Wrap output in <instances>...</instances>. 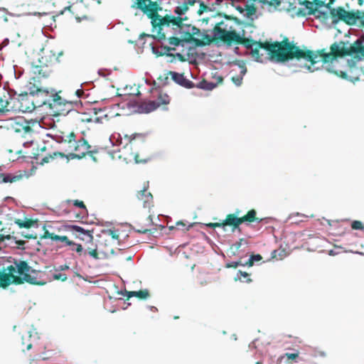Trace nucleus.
<instances>
[{"label": "nucleus", "instance_id": "79ce46f5", "mask_svg": "<svg viewBox=\"0 0 364 364\" xmlns=\"http://www.w3.org/2000/svg\"><path fill=\"white\" fill-rule=\"evenodd\" d=\"M80 121L82 122H95L93 115L89 117L87 114H83L82 117L80 118Z\"/></svg>", "mask_w": 364, "mask_h": 364}, {"label": "nucleus", "instance_id": "72a5a7b5", "mask_svg": "<svg viewBox=\"0 0 364 364\" xmlns=\"http://www.w3.org/2000/svg\"><path fill=\"white\" fill-rule=\"evenodd\" d=\"M299 353L298 352L294 353H286L280 357V359L287 358V362H289L290 360H295L296 358H299Z\"/></svg>", "mask_w": 364, "mask_h": 364}, {"label": "nucleus", "instance_id": "7ed1b4c3", "mask_svg": "<svg viewBox=\"0 0 364 364\" xmlns=\"http://www.w3.org/2000/svg\"><path fill=\"white\" fill-rule=\"evenodd\" d=\"M132 7L141 10L151 19L153 32L156 33L155 35H151V37L159 41L166 40L168 36L181 35L185 26L184 22L188 20L186 16H175L171 14H166L164 16L159 15V11L162 10L161 6H159L156 1L151 0H136ZM141 36H151L144 33Z\"/></svg>", "mask_w": 364, "mask_h": 364}, {"label": "nucleus", "instance_id": "412c9836", "mask_svg": "<svg viewBox=\"0 0 364 364\" xmlns=\"http://www.w3.org/2000/svg\"><path fill=\"white\" fill-rule=\"evenodd\" d=\"M197 0H185L184 2L178 6H176L173 11L176 16L183 17V16L188 10L189 6L195 5Z\"/></svg>", "mask_w": 364, "mask_h": 364}, {"label": "nucleus", "instance_id": "ddd939ff", "mask_svg": "<svg viewBox=\"0 0 364 364\" xmlns=\"http://www.w3.org/2000/svg\"><path fill=\"white\" fill-rule=\"evenodd\" d=\"M84 247L85 249L84 254L85 255L86 252H87V254L95 259H100L101 258L100 255H102L104 257H107L114 253V250L112 247H109L105 250L98 249L97 245L94 243V240H92V242H87V245H84Z\"/></svg>", "mask_w": 364, "mask_h": 364}, {"label": "nucleus", "instance_id": "a878e982", "mask_svg": "<svg viewBox=\"0 0 364 364\" xmlns=\"http://www.w3.org/2000/svg\"><path fill=\"white\" fill-rule=\"evenodd\" d=\"M235 281H240L242 282L250 283L252 282V279L250 277V274L246 272H242L239 270L235 277Z\"/></svg>", "mask_w": 364, "mask_h": 364}, {"label": "nucleus", "instance_id": "4468645a", "mask_svg": "<svg viewBox=\"0 0 364 364\" xmlns=\"http://www.w3.org/2000/svg\"><path fill=\"white\" fill-rule=\"evenodd\" d=\"M66 228L70 231L76 238L83 241L85 245H87V242H92L94 240L93 231L85 230L78 225H68Z\"/></svg>", "mask_w": 364, "mask_h": 364}, {"label": "nucleus", "instance_id": "0eeeda50", "mask_svg": "<svg viewBox=\"0 0 364 364\" xmlns=\"http://www.w3.org/2000/svg\"><path fill=\"white\" fill-rule=\"evenodd\" d=\"M61 139L68 144V147L71 150L72 158L82 159L86 154L92 153L90 150L91 146L88 142L82 137L76 139V135L73 132L63 135Z\"/></svg>", "mask_w": 364, "mask_h": 364}, {"label": "nucleus", "instance_id": "6ab92c4d", "mask_svg": "<svg viewBox=\"0 0 364 364\" xmlns=\"http://www.w3.org/2000/svg\"><path fill=\"white\" fill-rule=\"evenodd\" d=\"M199 33L200 29L198 28L185 23V26L181 33V37L186 41H189L193 36L198 35Z\"/></svg>", "mask_w": 364, "mask_h": 364}, {"label": "nucleus", "instance_id": "37998d69", "mask_svg": "<svg viewBox=\"0 0 364 364\" xmlns=\"http://www.w3.org/2000/svg\"><path fill=\"white\" fill-rule=\"evenodd\" d=\"M53 278L56 280H60L62 282H65L67 279L66 275L62 273L54 274Z\"/></svg>", "mask_w": 364, "mask_h": 364}, {"label": "nucleus", "instance_id": "2eb2a0df", "mask_svg": "<svg viewBox=\"0 0 364 364\" xmlns=\"http://www.w3.org/2000/svg\"><path fill=\"white\" fill-rule=\"evenodd\" d=\"M12 128L16 132H22L24 137H31L33 133V129L30 126L29 122L23 117L16 119L12 124Z\"/></svg>", "mask_w": 364, "mask_h": 364}, {"label": "nucleus", "instance_id": "864d4df0", "mask_svg": "<svg viewBox=\"0 0 364 364\" xmlns=\"http://www.w3.org/2000/svg\"><path fill=\"white\" fill-rule=\"evenodd\" d=\"M357 1H358V4H359V6L363 5V3H364L363 0H357Z\"/></svg>", "mask_w": 364, "mask_h": 364}, {"label": "nucleus", "instance_id": "c9c22d12", "mask_svg": "<svg viewBox=\"0 0 364 364\" xmlns=\"http://www.w3.org/2000/svg\"><path fill=\"white\" fill-rule=\"evenodd\" d=\"M351 228L353 230H364V225L360 220H354L351 223Z\"/></svg>", "mask_w": 364, "mask_h": 364}, {"label": "nucleus", "instance_id": "774afa93", "mask_svg": "<svg viewBox=\"0 0 364 364\" xmlns=\"http://www.w3.org/2000/svg\"><path fill=\"white\" fill-rule=\"evenodd\" d=\"M24 242H18V244H23Z\"/></svg>", "mask_w": 364, "mask_h": 364}, {"label": "nucleus", "instance_id": "e433bc0d", "mask_svg": "<svg viewBox=\"0 0 364 364\" xmlns=\"http://www.w3.org/2000/svg\"><path fill=\"white\" fill-rule=\"evenodd\" d=\"M197 2L200 4L199 9L197 11L198 14L201 15L204 11H210V9L208 6H206L203 1L197 0Z\"/></svg>", "mask_w": 364, "mask_h": 364}, {"label": "nucleus", "instance_id": "2f4dec72", "mask_svg": "<svg viewBox=\"0 0 364 364\" xmlns=\"http://www.w3.org/2000/svg\"><path fill=\"white\" fill-rule=\"evenodd\" d=\"M334 0H314L315 6L318 8L321 6H326L330 8L331 5L333 4Z\"/></svg>", "mask_w": 364, "mask_h": 364}, {"label": "nucleus", "instance_id": "4be33fe9", "mask_svg": "<svg viewBox=\"0 0 364 364\" xmlns=\"http://www.w3.org/2000/svg\"><path fill=\"white\" fill-rule=\"evenodd\" d=\"M124 295L127 296V299H129L131 297L135 296L139 299L144 300L149 297L150 294L148 289H140L139 291H125Z\"/></svg>", "mask_w": 364, "mask_h": 364}, {"label": "nucleus", "instance_id": "8fccbe9b", "mask_svg": "<svg viewBox=\"0 0 364 364\" xmlns=\"http://www.w3.org/2000/svg\"><path fill=\"white\" fill-rule=\"evenodd\" d=\"M5 239L9 240L10 235L4 236V235L0 234V242H3L5 240Z\"/></svg>", "mask_w": 364, "mask_h": 364}, {"label": "nucleus", "instance_id": "680f3d73", "mask_svg": "<svg viewBox=\"0 0 364 364\" xmlns=\"http://www.w3.org/2000/svg\"><path fill=\"white\" fill-rule=\"evenodd\" d=\"M25 237H26V238H28V239L33 238L32 235L25 236Z\"/></svg>", "mask_w": 364, "mask_h": 364}, {"label": "nucleus", "instance_id": "f03ea898", "mask_svg": "<svg viewBox=\"0 0 364 364\" xmlns=\"http://www.w3.org/2000/svg\"><path fill=\"white\" fill-rule=\"evenodd\" d=\"M363 43L364 37L361 36L349 46H346L345 42L340 41L331 46L330 52H326L324 48L314 51L306 48L301 49L299 46L290 42L288 38L285 37L279 42V45H278L275 60L287 62L293 59L298 60L304 59L311 63V65L305 64L304 67L309 71L314 72L315 69L312 68V66L319 62L332 63L338 58L345 56H354L358 60L364 59Z\"/></svg>", "mask_w": 364, "mask_h": 364}, {"label": "nucleus", "instance_id": "6e6552de", "mask_svg": "<svg viewBox=\"0 0 364 364\" xmlns=\"http://www.w3.org/2000/svg\"><path fill=\"white\" fill-rule=\"evenodd\" d=\"M241 210H235L234 213L228 214L224 220L225 226H230L232 230L239 229L240 225L243 223L262 222V219L257 217V212L255 209L250 210L247 214L240 217Z\"/></svg>", "mask_w": 364, "mask_h": 364}, {"label": "nucleus", "instance_id": "58836bf2", "mask_svg": "<svg viewBox=\"0 0 364 364\" xmlns=\"http://www.w3.org/2000/svg\"><path fill=\"white\" fill-rule=\"evenodd\" d=\"M106 232L112 237L114 240H119V232L117 230L115 229H109L106 231Z\"/></svg>", "mask_w": 364, "mask_h": 364}, {"label": "nucleus", "instance_id": "6e6d98bb", "mask_svg": "<svg viewBox=\"0 0 364 364\" xmlns=\"http://www.w3.org/2000/svg\"><path fill=\"white\" fill-rule=\"evenodd\" d=\"M40 149L41 151H45L46 150V146L43 145Z\"/></svg>", "mask_w": 364, "mask_h": 364}, {"label": "nucleus", "instance_id": "a19ab883", "mask_svg": "<svg viewBox=\"0 0 364 364\" xmlns=\"http://www.w3.org/2000/svg\"><path fill=\"white\" fill-rule=\"evenodd\" d=\"M209 228H224L225 226L224 220L221 223H210L206 225Z\"/></svg>", "mask_w": 364, "mask_h": 364}, {"label": "nucleus", "instance_id": "5701e85b", "mask_svg": "<svg viewBox=\"0 0 364 364\" xmlns=\"http://www.w3.org/2000/svg\"><path fill=\"white\" fill-rule=\"evenodd\" d=\"M23 176L21 174L0 173V183H15L21 180Z\"/></svg>", "mask_w": 364, "mask_h": 364}, {"label": "nucleus", "instance_id": "de8ad7c7", "mask_svg": "<svg viewBox=\"0 0 364 364\" xmlns=\"http://www.w3.org/2000/svg\"><path fill=\"white\" fill-rule=\"evenodd\" d=\"M336 75L346 79L347 78V74L345 72L343 71H333Z\"/></svg>", "mask_w": 364, "mask_h": 364}, {"label": "nucleus", "instance_id": "a18cd8bd", "mask_svg": "<svg viewBox=\"0 0 364 364\" xmlns=\"http://www.w3.org/2000/svg\"><path fill=\"white\" fill-rule=\"evenodd\" d=\"M137 138H139V139L143 141L144 139V136L143 134H135L133 136V137L130 139V143L131 144H134L136 142V140Z\"/></svg>", "mask_w": 364, "mask_h": 364}, {"label": "nucleus", "instance_id": "4c0bfd02", "mask_svg": "<svg viewBox=\"0 0 364 364\" xmlns=\"http://www.w3.org/2000/svg\"><path fill=\"white\" fill-rule=\"evenodd\" d=\"M259 53L260 55H262V58H261L262 59V62L261 63H263L264 58H267V59H269L270 60H274V61L278 62L275 59H272L270 58V55L269 54V52L265 50H264V49H260L259 51ZM279 62L281 63L280 61H279Z\"/></svg>", "mask_w": 364, "mask_h": 364}, {"label": "nucleus", "instance_id": "1a4fd4ad", "mask_svg": "<svg viewBox=\"0 0 364 364\" xmlns=\"http://www.w3.org/2000/svg\"><path fill=\"white\" fill-rule=\"evenodd\" d=\"M330 14L333 22L342 21L348 25L355 24L358 20H360L361 24L364 26V11L357 10L356 11H347L343 7L330 9Z\"/></svg>", "mask_w": 364, "mask_h": 364}, {"label": "nucleus", "instance_id": "9b49d317", "mask_svg": "<svg viewBox=\"0 0 364 364\" xmlns=\"http://www.w3.org/2000/svg\"><path fill=\"white\" fill-rule=\"evenodd\" d=\"M178 35H171L166 37V40H168V46L167 45H161V52L160 55H166L167 56H174V55L170 53V51L176 50V47L178 46L181 44L183 41H185L183 38L180 36L178 37ZM175 56L180 60L181 61H185L184 56L178 53L175 55Z\"/></svg>", "mask_w": 364, "mask_h": 364}, {"label": "nucleus", "instance_id": "3c124183", "mask_svg": "<svg viewBox=\"0 0 364 364\" xmlns=\"http://www.w3.org/2000/svg\"><path fill=\"white\" fill-rule=\"evenodd\" d=\"M236 10H237L240 13H243L245 11V8H242L240 6H237L235 7Z\"/></svg>", "mask_w": 364, "mask_h": 364}, {"label": "nucleus", "instance_id": "b1692460", "mask_svg": "<svg viewBox=\"0 0 364 364\" xmlns=\"http://www.w3.org/2000/svg\"><path fill=\"white\" fill-rule=\"evenodd\" d=\"M301 1V6H304V8H301V9L306 12V15L315 14L316 11H318L317 7L315 6L314 0H302Z\"/></svg>", "mask_w": 364, "mask_h": 364}, {"label": "nucleus", "instance_id": "f704fd0d", "mask_svg": "<svg viewBox=\"0 0 364 364\" xmlns=\"http://www.w3.org/2000/svg\"><path fill=\"white\" fill-rule=\"evenodd\" d=\"M73 205L75 206L79 207L81 209H82V211L81 212V213L82 215H86L87 214V210L86 206L84 204L83 201L78 200H73Z\"/></svg>", "mask_w": 364, "mask_h": 364}, {"label": "nucleus", "instance_id": "5fc2aeb1", "mask_svg": "<svg viewBox=\"0 0 364 364\" xmlns=\"http://www.w3.org/2000/svg\"><path fill=\"white\" fill-rule=\"evenodd\" d=\"M209 21V18H203L202 21L205 22V23H208Z\"/></svg>", "mask_w": 364, "mask_h": 364}, {"label": "nucleus", "instance_id": "cd10ccee", "mask_svg": "<svg viewBox=\"0 0 364 364\" xmlns=\"http://www.w3.org/2000/svg\"><path fill=\"white\" fill-rule=\"evenodd\" d=\"M36 221L33 220L32 219H26L25 220L17 219L15 221V223L18 225V226L21 228H30L34 225Z\"/></svg>", "mask_w": 364, "mask_h": 364}, {"label": "nucleus", "instance_id": "7c9ffc66", "mask_svg": "<svg viewBox=\"0 0 364 364\" xmlns=\"http://www.w3.org/2000/svg\"><path fill=\"white\" fill-rule=\"evenodd\" d=\"M247 71V69L245 67L242 66L241 70V75H237L232 77L231 80L232 81L237 85L240 86L241 85L242 82V76L245 74Z\"/></svg>", "mask_w": 364, "mask_h": 364}, {"label": "nucleus", "instance_id": "f3484780", "mask_svg": "<svg viewBox=\"0 0 364 364\" xmlns=\"http://www.w3.org/2000/svg\"><path fill=\"white\" fill-rule=\"evenodd\" d=\"M154 225L151 215L144 218L141 221L135 223V231L141 234H145L151 231L149 228Z\"/></svg>", "mask_w": 364, "mask_h": 364}, {"label": "nucleus", "instance_id": "dca6fc26", "mask_svg": "<svg viewBox=\"0 0 364 364\" xmlns=\"http://www.w3.org/2000/svg\"><path fill=\"white\" fill-rule=\"evenodd\" d=\"M149 182H147L142 190L138 191L137 198L143 203L144 208H150L154 205V199L152 194L148 191Z\"/></svg>", "mask_w": 364, "mask_h": 364}, {"label": "nucleus", "instance_id": "bb28decb", "mask_svg": "<svg viewBox=\"0 0 364 364\" xmlns=\"http://www.w3.org/2000/svg\"><path fill=\"white\" fill-rule=\"evenodd\" d=\"M31 337V333L30 331H27L22 335L21 344L22 346H26V350H30L32 348V343L30 341Z\"/></svg>", "mask_w": 364, "mask_h": 364}, {"label": "nucleus", "instance_id": "13d9d810", "mask_svg": "<svg viewBox=\"0 0 364 364\" xmlns=\"http://www.w3.org/2000/svg\"><path fill=\"white\" fill-rule=\"evenodd\" d=\"M68 268H69L68 266L65 265V267H63V268H62V269H68Z\"/></svg>", "mask_w": 364, "mask_h": 364}, {"label": "nucleus", "instance_id": "a211bd4d", "mask_svg": "<svg viewBox=\"0 0 364 364\" xmlns=\"http://www.w3.org/2000/svg\"><path fill=\"white\" fill-rule=\"evenodd\" d=\"M44 233L41 237V239H51L54 241H61L65 243L66 246H72L73 245H75V242H74L72 240H70L67 236H60L58 235H55L53 232H50L48 230H46V227L44 226Z\"/></svg>", "mask_w": 364, "mask_h": 364}, {"label": "nucleus", "instance_id": "052dcab7", "mask_svg": "<svg viewBox=\"0 0 364 364\" xmlns=\"http://www.w3.org/2000/svg\"><path fill=\"white\" fill-rule=\"evenodd\" d=\"M71 8H72V6H70L66 7L65 9L70 11Z\"/></svg>", "mask_w": 364, "mask_h": 364}, {"label": "nucleus", "instance_id": "e2e57ef3", "mask_svg": "<svg viewBox=\"0 0 364 364\" xmlns=\"http://www.w3.org/2000/svg\"><path fill=\"white\" fill-rule=\"evenodd\" d=\"M255 364H262V361H257L255 363Z\"/></svg>", "mask_w": 364, "mask_h": 364}, {"label": "nucleus", "instance_id": "603ef678", "mask_svg": "<svg viewBox=\"0 0 364 364\" xmlns=\"http://www.w3.org/2000/svg\"><path fill=\"white\" fill-rule=\"evenodd\" d=\"M176 225H177V226L181 225V226H183V227H184L186 225H185L183 222L179 221V222H177V223H176Z\"/></svg>", "mask_w": 364, "mask_h": 364}, {"label": "nucleus", "instance_id": "c756f323", "mask_svg": "<svg viewBox=\"0 0 364 364\" xmlns=\"http://www.w3.org/2000/svg\"><path fill=\"white\" fill-rule=\"evenodd\" d=\"M262 259V257L260 255H252L250 259L244 263L243 266L252 267L254 265L255 262H259Z\"/></svg>", "mask_w": 364, "mask_h": 364}, {"label": "nucleus", "instance_id": "69168bd1", "mask_svg": "<svg viewBox=\"0 0 364 364\" xmlns=\"http://www.w3.org/2000/svg\"><path fill=\"white\" fill-rule=\"evenodd\" d=\"M4 21H8V19H7V17H6V16H4Z\"/></svg>", "mask_w": 364, "mask_h": 364}, {"label": "nucleus", "instance_id": "49530a36", "mask_svg": "<svg viewBox=\"0 0 364 364\" xmlns=\"http://www.w3.org/2000/svg\"><path fill=\"white\" fill-rule=\"evenodd\" d=\"M74 245L76 246V248H75L76 252L78 253L79 255H82V254L84 253L82 245L80 244H76V243Z\"/></svg>", "mask_w": 364, "mask_h": 364}, {"label": "nucleus", "instance_id": "39448f33", "mask_svg": "<svg viewBox=\"0 0 364 364\" xmlns=\"http://www.w3.org/2000/svg\"><path fill=\"white\" fill-rule=\"evenodd\" d=\"M16 265H9L5 271L0 272V287L6 288L11 284H22L25 282L31 284L42 285L43 282H39L37 277L32 274H36L35 270L26 261L16 262Z\"/></svg>", "mask_w": 364, "mask_h": 364}, {"label": "nucleus", "instance_id": "393cba45", "mask_svg": "<svg viewBox=\"0 0 364 364\" xmlns=\"http://www.w3.org/2000/svg\"><path fill=\"white\" fill-rule=\"evenodd\" d=\"M105 109H99L97 111L94 109V120L96 122L102 123L104 119L107 120V114Z\"/></svg>", "mask_w": 364, "mask_h": 364}, {"label": "nucleus", "instance_id": "4d7b16f0", "mask_svg": "<svg viewBox=\"0 0 364 364\" xmlns=\"http://www.w3.org/2000/svg\"><path fill=\"white\" fill-rule=\"evenodd\" d=\"M135 161H136V163H139V162L141 161L140 160L138 159V156L137 155L135 156Z\"/></svg>", "mask_w": 364, "mask_h": 364}, {"label": "nucleus", "instance_id": "423d86ee", "mask_svg": "<svg viewBox=\"0 0 364 364\" xmlns=\"http://www.w3.org/2000/svg\"><path fill=\"white\" fill-rule=\"evenodd\" d=\"M168 76H171V79L176 83L183 87L188 89L198 87L205 90H213L223 80V77L222 76L218 75L213 77L216 80L215 82H210L205 80H203L197 85H195L192 81L186 79L183 73H178L174 71H168L166 74V76L164 77V85H167L168 83Z\"/></svg>", "mask_w": 364, "mask_h": 364}, {"label": "nucleus", "instance_id": "f257e3e1", "mask_svg": "<svg viewBox=\"0 0 364 364\" xmlns=\"http://www.w3.org/2000/svg\"><path fill=\"white\" fill-rule=\"evenodd\" d=\"M63 52L58 53L53 50L43 49L42 55L38 58L39 65L31 63V73L33 77L31 78L30 85L33 84L28 90L33 97L36 108L46 106L52 111L53 115H66L72 110L81 107L80 100H67L60 95L61 91L56 92L43 88L42 80L48 78L51 75V70L49 64L54 62L63 63L61 60Z\"/></svg>", "mask_w": 364, "mask_h": 364}, {"label": "nucleus", "instance_id": "20e7f679", "mask_svg": "<svg viewBox=\"0 0 364 364\" xmlns=\"http://www.w3.org/2000/svg\"><path fill=\"white\" fill-rule=\"evenodd\" d=\"M213 36L206 35L205 38L208 43L214 40L224 42L228 46L232 44L242 45L247 50H250L252 58L257 62H262V55L259 53L260 49H264L269 52L270 58L275 59L279 41L271 43L265 41L264 42L257 41L252 38L244 37V33L241 36L235 30H228V25L225 21H221L217 23L213 29Z\"/></svg>", "mask_w": 364, "mask_h": 364}, {"label": "nucleus", "instance_id": "9d476101", "mask_svg": "<svg viewBox=\"0 0 364 364\" xmlns=\"http://www.w3.org/2000/svg\"><path fill=\"white\" fill-rule=\"evenodd\" d=\"M156 100L143 101L139 105V110L142 113H149L156 110L161 105H166L170 102V97L161 91H157Z\"/></svg>", "mask_w": 364, "mask_h": 364}, {"label": "nucleus", "instance_id": "ea45409f", "mask_svg": "<svg viewBox=\"0 0 364 364\" xmlns=\"http://www.w3.org/2000/svg\"><path fill=\"white\" fill-rule=\"evenodd\" d=\"M243 264H244L242 263V262L240 260V261H237V262H232L228 263V264H226L225 267L227 268H237L240 265L243 266Z\"/></svg>", "mask_w": 364, "mask_h": 364}, {"label": "nucleus", "instance_id": "c03bdc74", "mask_svg": "<svg viewBox=\"0 0 364 364\" xmlns=\"http://www.w3.org/2000/svg\"><path fill=\"white\" fill-rule=\"evenodd\" d=\"M242 244L247 245V241L243 238L240 239V240L237 242H235L233 246L235 247L236 250H238L240 248Z\"/></svg>", "mask_w": 364, "mask_h": 364}, {"label": "nucleus", "instance_id": "09e8293b", "mask_svg": "<svg viewBox=\"0 0 364 364\" xmlns=\"http://www.w3.org/2000/svg\"><path fill=\"white\" fill-rule=\"evenodd\" d=\"M75 95L79 98V97H81L83 95H84V91L82 90H77L75 91Z\"/></svg>", "mask_w": 364, "mask_h": 364}, {"label": "nucleus", "instance_id": "0e129e2a", "mask_svg": "<svg viewBox=\"0 0 364 364\" xmlns=\"http://www.w3.org/2000/svg\"><path fill=\"white\" fill-rule=\"evenodd\" d=\"M5 11H6V9H1V8H0V11H4V12Z\"/></svg>", "mask_w": 364, "mask_h": 364}, {"label": "nucleus", "instance_id": "338daca9", "mask_svg": "<svg viewBox=\"0 0 364 364\" xmlns=\"http://www.w3.org/2000/svg\"><path fill=\"white\" fill-rule=\"evenodd\" d=\"M225 17L226 18H228V19L230 18V17H229V16H226V15H225Z\"/></svg>", "mask_w": 364, "mask_h": 364}, {"label": "nucleus", "instance_id": "aec40b11", "mask_svg": "<svg viewBox=\"0 0 364 364\" xmlns=\"http://www.w3.org/2000/svg\"><path fill=\"white\" fill-rule=\"evenodd\" d=\"M39 156L40 154H37V156H35V159L38 161V163H39L41 165L49 163L50 161H53L57 157L64 158L66 156V155L64 153L60 151H54L53 154H48V155L42 157L41 159H40Z\"/></svg>", "mask_w": 364, "mask_h": 364}, {"label": "nucleus", "instance_id": "bf43d9fd", "mask_svg": "<svg viewBox=\"0 0 364 364\" xmlns=\"http://www.w3.org/2000/svg\"><path fill=\"white\" fill-rule=\"evenodd\" d=\"M155 1H156L159 4V6H161V0H156Z\"/></svg>", "mask_w": 364, "mask_h": 364}, {"label": "nucleus", "instance_id": "f8f14e48", "mask_svg": "<svg viewBox=\"0 0 364 364\" xmlns=\"http://www.w3.org/2000/svg\"><path fill=\"white\" fill-rule=\"evenodd\" d=\"M17 102L18 105L16 107H11L10 109H14L21 112H31L36 109V106L34 102H33V97L31 92L29 95L27 92L20 94L18 96Z\"/></svg>", "mask_w": 364, "mask_h": 364}, {"label": "nucleus", "instance_id": "473e14b6", "mask_svg": "<svg viewBox=\"0 0 364 364\" xmlns=\"http://www.w3.org/2000/svg\"><path fill=\"white\" fill-rule=\"evenodd\" d=\"M245 11H247V16L250 17L256 13L257 8L255 7V6L254 4H251V5L246 4Z\"/></svg>", "mask_w": 364, "mask_h": 364}, {"label": "nucleus", "instance_id": "c85d7f7f", "mask_svg": "<svg viewBox=\"0 0 364 364\" xmlns=\"http://www.w3.org/2000/svg\"><path fill=\"white\" fill-rule=\"evenodd\" d=\"M9 104L10 102L8 101L7 99H6V96H4V97H2L0 95V112L3 113L9 112L11 110V109L9 107Z\"/></svg>", "mask_w": 364, "mask_h": 364}]
</instances>
